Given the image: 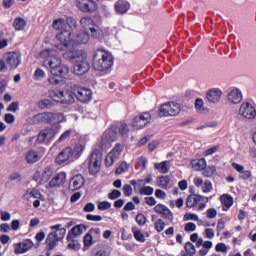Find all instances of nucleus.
Instances as JSON below:
<instances>
[{
	"mask_svg": "<svg viewBox=\"0 0 256 256\" xmlns=\"http://www.w3.org/2000/svg\"><path fill=\"white\" fill-rule=\"evenodd\" d=\"M163 219H166V221H170V223H173V212L167 207L165 211L161 214Z\"/></svg>",
	"mask_w": 256,
	"mask_h": 256,
	"instance_id": "nucleus-50",
	"label": "nucleus"
},
{
	"mask_svg": "<svg viewBox=\"0 0 256 256\" xmlns=\"http://www.w3.org/2000/svg\"><path fill=\"white\" fill-rule=\"evenodd\" d=\"M101 170V154L93 152L89 161V172L91 175H97Z\"/></svg>",
	"mask_w": 256,
	"mask_h": 256,
	"instance_id": "nucleus-14",
	"label": "nucleus"
},
{
	"mask_svg": "<svg viewBox=\"0 0 256 256\" xmlns=\"http://www.w3.org/2000/svg\"><path fill=\"white\" fill-rule=\"evenodd\" d=\"M99 211H107V209H111V203L108 201H102L98 204Z\"/></svg>",
	"mask_w": 256,
	"mask_h": 256,
	"instance_id": "nucleus-58",
	"label": "nucleus"
},
{
	"mask_svg": "<svg viewBox=\"0 0 256 256\" xmlns=\"http://www.w3.org/2000/svg\"><path fill=\"white\" fill-rule=\"evenodd\" d=\"M243 101V92L239 88H233L227 94V102L229 105H239Z\"/></svg>",
	"mask_w": 256,
	"mask_h": 256,
	"instance_id": "nucleus-16",
	"label": "nucleus"
},
{
	"mask_svg": "<svg viewBox=\"0 0 256 256\" xmlns=\"http://www.w3.org/2000/svg\"><path fill=\"white\" fill-rule=\"evenodd\" d=\"M38 107L40 109H49V107H53V101L50 99H43L38 102Z\"/></svg>",
	"mask_w": 256,
	"mask_h": 256,
	"instance_id": "nucleus-43",
	"label": "nucleus"
},
{
	"mask_svg": "<svg viewBox=\"0 0 256 256\" xmlns=\"http://www.w3.org/2000/svg\"><path fill=\"white\" fill-rule=\"evenodd\" d=\"M40 57L44 59L43 67L50 69V73L53 75L48 78V83L50 85H59L61 80L57 77H65L69 73V68L62 63L61 56L57 53V50H43L40 53Z\"/></svg>",
	"mask_w": 256,
	"mask_h": 256,
	"instance_id": "nucleus-1",
	"label": "nucleus"
},
{
	"mask_svg": "<svg viewBox=\"0 0 256 256\" xmlns=\"http://www.w3.org/2000/svg\"><path fill=\"white\" fill-rule=\"evenodd\" d=\"M203 99L198 98L195 101V109L196 111H198V113H203V111H205V106H203Z\"/></svg>",
	"mask_w": 256,
	"mask_h": 256,
	"instance_id": "nucleus-51",
	"label": "nucleus"
},
{
	"mask_svg": "<svg viewBox=\"0 0 256 256\" xmlns=\"http://www.w3.org/2000/svg\"><path fill=\"white\" fill-rule=\"evenodd\" d=\"M203 193H211V191H213V184L211 183V181L206 180L201 187Z\"/></svg>",
	"mask_w": 256,
	"mask_h": 256,
	"instance_id": "nucleus-48",
	"label": "nucleus"
},
{
	"mask_svg": "<svg viewBox=\"0 0 256 256\" xmlns=\"http://www.w3.org/2000/svg\"><path fill=\"white\" fill-rule=\"evenodd\" d=\"M153 187L145 186L140 189V195H153Z\"/></svg>",
	"mask_w": 256,
	"mask_h": 256,
	"instance_id": "nucleus-57",
	"label": "nucleus"
},
{
	"mask_svg": "<svg viewBox=\"0 0 256 256\" xmlns=\"http://www.w3.org/2000/svg\"><path fill=\"white\" fill-rule=\"evenodd\" d=\"M55 139V130L53 128L43 129L37 138L38 143H51Z\"/></svg>",
	"mask_w": 256,
	"mask_h": 256,
	"instance_id": "nucleus-17",
	"label": "nucleus"
},
{
	"mask_svg": "<svg viewBox=\"0 0 256 256\" xmlns=\"http://www.w3.org/2000/svg\"><path fill=\"white\" fill-rule=\"evenodd\" d=\"M65 161H75L73 158V148L66 147L58 154L56 158V163H58V165H61L65 163Z\"/></svg>",
	"mask_w": 256,
	"mask_h": 256,
	"instance_id": "nucleus-19",
	"label": "nucleus"
},
{
	"mask_svg": "<svg viewBox=\"0 0 256 256\" xmlns=\"http://www.w3.org/2000/svg\"><path fill=\"white\" fill-rule=\"evenodd\" d=\"M83 151H85V145L76 144L74 146V149H72V157H73L74 161L79 159V157H81Z\"/></svg>",
	"mask_w": 256,
	"mask_h": 256,
	"instance_id": "nucleus-34",
	"label": "nucleus"
},
{
	"mask_svg": "<svg viewBox=\"0 0 256 256\" xmlns=\"http://www.w3.org/2000/svg\"><path fill=\"white\" fill-rule=\"evenodd\" d=\"M185 251L186 253H188L189 256H193L197 252V250L195 249V245H193V243L191 242H187L185 244Z\"/></svg>",
	"mask_w": 256,
	"mask_h": 256,
	"instance_id": "nucleus-47",
	"label": "nucleus"
},
{
	"mask_svg": "<svg viewBox=\"0 0 256 256\" xmlns=\"http://www.w3.org/2000/svg\"><path fill=\"white\" fill-rule=\"evenodd\" d=\"M51 177H53V169L51 167H46L42 173L36 172L34 175V179L39 181L40 185L47 183Z\"/></svg>",
	"mask_w": 256,
	"mask_h": 256,
	"instance_id": "nucleus-21",
	"label": "nucleus"
},
{
	"mask_svg": "<svg viewBox=\"0 0 256 256\" xmlns=\"http://www.w3.org/2000/svg\"><path fill=\"white\" fill-rule=\"evenodd\" d=\"M45 71L43 69L38 68L34 72V79L35 81H41L42 79H45Z\"/></svg>",
	"mask_w": 256,
	"mask_h": 256,
	"instance_id": "nucleus-49",
	"label": "nucleus"
},
{
	"mask_svg": "<svg viewBox=\"0 0 256 256\" xmlns=\"http://www.w3.org/2000/svg\"><path fill=\"white\" fill-rule=\"evenodd\" d=\"M33 241L30 239H26L22 242L14 244V253L16 255H21L23 253H27L30 249H33Z\"/></svg>",
	"mask_w": 256,
	"mask_h": 256,
	"instance_id": "nucleus-18",
	"label": "nucleus"
},
{
	"mask_svg": "<svg viewBox=\"0 0 256 256\" xmlns=\"http://www.w3.org/2000/svg\"><path fill=\"white\" fill-rule=\"evenodd\" d=\"M154 168L159 171V173H167L169 171V161H163L160 163H155Z\"/></svg>",
	"mask_w": 256,
	"mask_h": 256,
	"instance_id": "nucleus-41",
	"label": "nucleus"
},
{
	"mask_svg": "<svg viewBox=\"0 0 256 256\" xmlns=\"http://www.w3.org/2000/svg\"><path fill=\"white\" fill-rule=\"evenodd\" d=\"M121 197V191L114 189L112 192L108 194V199H111L112 201L115 199H119Z\"/></svg>",
	"mask_w": 256,
	"mask_h": 256,
	"instance_id": "nucleus-59",
	"label": "nucleus"
},
{
	"mask_svg": "<svg viewBox=\"0 0 256 256\" xmlns=\"http://www.w3.org/2000/svg\"><path fill=\"white\" fill-rule=\"evenodd\" d=\"M220 199L223 205L222 210L227 211L230 207L233 206V197H231V195L223 194Z\"/></svg>",
	"mask_w": 256,
	"mask_h": 256,
	"instance_id": "nucleus-31",
	"label": "nucleus"
},
{
	"mask_svg": "<svg viewBox=\"0 0 256 256\" xmlns=\"http://www.w3.org/2000/svg\"><path fill=\"white\" fill-rule=\"evenodd\" d=\"M80 25L84 31H90L91 37L94 39H101L103 32L101 28L90 17H83L80 19Z\"/></svg>",
	"mask_w": 256,
	"mask_h": 256,
	"instance_id": "nucleus-6",
	"label": "nucleus"
},
{
	"mask_svg": "<svg viewBox=\"0 0 256 256\" xmlns=\"http://www.w3.org/2000/svg\"><path fill=\"white\" fill-rule=\"evenodd\" d=\"M84 185L85 178L83 177V175L78 174L71 178L68 189L69 191H79V189H81V187H83Z\"/></svg>",
	"mask_w": 256,
	"mask_h": 256,
	"instance_id": "nucleus-20",
	"label": "nucleus"
},
{
	"mask_svg": "<svg viewBox=\"0 0 256 256\" xmlns=\"http://www.w3.org/2000/svg\"><path fill=\"white\" fill-rule=\"evenodd\" d=\"M132 232L136 241L139 243H145V235L141 233V230H135L134 228L132 229Z\"/></svg>",
	"mask_w": 256,
	"mask_h": 256,
	"instance_id": "nucleus-45",
	"label": "nucleus"
},
{
	"mask_svg": "<svg viewBox=\"0 0 256 256\" xmlns=\"http://www.w3.org/2000/svg\"><path fill=\"white\" fill-rule=\"evenodd\" d=\"M61 103L63 105H71L75 103V94L73 93V90L71 92H62Z\"/></svg>",
	"mask_w": 256,
	"mask_h": 256,
	"instance_id": "nucleus-29",
	"label": "nucleus"
},
{
	"mask_svg": "<svg viewBox=\"0 0 256 256\" xmlns=\"http://www.w3.org/2000/svg\"><path fill=\"white\" fill-rule=\"evenodd\" d=\"M123 145L116 144L114 148L107 154L105 158L106 167H111L115 161H119V157H121V153H123Z\"/></svg>",
	"mask_w": 256,
	"mask_h": 256,
	"instance_id": "nucleus-10",
	"label": "nucleus"
},
{
	"mask_svg": "<svg viewBox=\"0 0 256 256\" xmlns=\"http://www.w3.org/2000/svg\"><path fill=\"white\" fill-rule=\"evenodd\" d=\"M57 41H59L60 44L56 45V49L58 51H73V47H75V41L71 38V30L64 29L60 33L56 35Z\"/></svg>",
	"mask_w": 256,
	"mask_h": 256,
	"instance_id": "nucleus-5",
	"label": "nucleus"
},
{
	"mask_svg": "<svg viewBox=\"0 0 256 256\" xmlns=\"http://www.w3.org/2000/svg\"><path fill=\"white\" fill-rule=\"evenodd\" d=\"M53 29H55L56 31H65V29H67V24L65 23V19H56L53 21L52 24Z\"/></svg>",
	"mask_w": 256,
	"mask_h": 256,
	"instance_id": "nucleus-37",
	"label": "nucleus"
},
{
	"mask_svg": "<svg viewBox=\"0 0 256 256\" xmlns=\"http://www.w3.org/2000/svg\"><path fill=\"white\" fill-rule=\"evenodd\" d=\"M84 246L91 247L93 245V235H91L89 232L84 236L83 239Z\"/></svg>",
	"mask_w": 256,
	"mask_h": 256,
	"instance_id": "nucleus-52",
	"label": "nucleus"
},
{
	"mask_svg": "<svg viewBox=\"0 0 256 256\" xmlns=\"http://www.w3.org/2000/svg\"><path fill=\"white\" fill-rule=\"evenodd\" d=\"M117 137H119V133H117L115 130H106L105 133L101 136L100 141V147L102 151L109 149V147H111V143H113V141H117Z\"/></svg>",
	"mask_w": 256,
	"mask_h": 256,
	"instance_id": "nucleus-9",
	"label": "nucleus"
},
{
	"mask_svg": "<svg viewBox=\"0 0 256 256\" xmlns=\"http://www.w3.org/2000/svg\"><path fill=\"white\" fill-rule=\"evenodd\" d=\"M24 199H26L27 201L31 199H43V194H41L38 189L29 188L24 194Z\"/></svg>",
	"mask_w": 256,
	"mask_h": 256,
	"instance_id": "nucleus-27",
	"label": "nucleus"
},
{
	"mask_svg": "<svg viewBox=\"0 0 256 256\" xmlns=\"http://www.w3.org/2000/svg\"><path fill=\"white\" fill-rule=\"evenodd\" d=\"M115 63V58L113 54L107 50L98 49L93 54L92 67L95 71L99 73H111V69Z\"/></svg>",
	"mask_w": 256,
	"mask_h": 256,
	"instance_id": "nucleus-2",
	"label": "nucleus"
},
{
	"mask_svg": "<svg viewBox=\"0 0 256 256\" xmlns=\"http://www.w3.org/2000/svg\"><path fill=\"white\" fill-rule=\"evenodd\" d=\"M117 15H125L131 9V4L127 0H118L114 4Z\"/></svg>",
	"mask_w": 256,
	"mask_h": 256,
	"instance_id": "nucleus-24",
	"label": "nucleus"
},
{
	"mask_svg": "<svg viewBox=\"0 0 256 256\" xmlns=\"http://www.w3.org/2000/svg\"><path fill=\"white\" fill-rule=\"evenodd\" d=\"M149 123H151V114L149 112H144L134 118L132 126L139 131V129L147 127Z\"/></svg>",
	"mask_w": 256,
	"mask_h": 256,
	"instance_id": "nucleus-11",
	"label": "nucleus"
},
{
	"mask_svg": "<svg viewBox=\"0 0 256 256\" xmlns=\"http://www.w3.org/2000/svg\"><path fill=\"white\" fill-rule=\"evenodd\" d=\"M41 159V155H39V152L35 150H30L26 153V161L27 163L33 164L37 163Z\"/></svg>",
	"mask_w": 256,
	"mask_h": 256,
	"instance_id": "nucleus-30",
	"label": "nucleus"
},
{
	"mask_svg": "<svg viewBox=\"0 0 256 256\" xmlns=\"http://www.w3.org/2000/svg\"><path fill=\"white\" fill-rule=\"evenodd\" d=\"M27 26V21L21 17L15 18L13 27L16 31H23Z\"/></svg>",
	"mask_w": 256,
	"mask_h": 256,
	"instance_id": "nucleus-38",
	"label": "nucleus"
},
{
	"mask_svg": "<svg viewBox=\"0 0 256 256\" xmlns=\"http://www.w3.org/2000/svg\"><path fill=\"white\" fill-rule=\"evenodd\" d=\"M89 33H87V31H79L76 34V38L74 40V46L77 45V43L79 45H86V43H89Z\"/></svg>",
	"mask_w": 256,
	"mask_h": 256,
	"instance_id": "nucleus-25",
	"label": "nucleus"
},
{
	"mask_svg": "<svg viewBox=\"0 0 256 256\" xmlns=\"http://www.w3.org/2000/svg\"><path fill=\"white\" fill-rule=\"evenodd\" d=\"M221 97H223V91L219 88H211L206 94L207 101L213 104L219 103Z\"/></svg>",
	"mask_w": 256,
	"mask_h": 256,
	"instance_id": "nucleus-22",
	"label": "nucleus"
},
{
	"mask_svg": "<svg viewBox=\"0 0 256 256\" xmlns=\"http://www.w3.org/2000/svg\"><path fill=\"white\" fill-rule=\"evenodd\" d=\"M154 227H155L157 233H161L163 231V229H165V223L162 219H158L155 222Z\"/></svg>",
	"mask_w": 256,
	"mask_h": 256,
	"instance_id": "nucleus-54",
	"label": "nucleus"
},
{
	"mask_svg": "<svg viewBox=\"0 0 256 256\" xmlns=\"http://www.w3.org/2000/svg\"><path fill=\"white\" fill-rule=\"evenodd\" d=\"M197 201H199V195L191 194L186 199V206L189 209H193V207H197Z\"/></svg>",
	"mask_w": 256,
	"mask_h": 256,
	"instance_id": "nucleus-39",
	"label": "nucleus"
},
{
	"mask_svg": "<svg viewBox=\"0 0 256 256\" xmlns=\"http://www.w3.org/2000/svg\"><path fill=\"white\" fill-rule=\"evenodd\" d=\"M122 191H123L125 197H131V195H133V187H131V185H129V184H124Z\"/></svg>",
	"mask_w": 256,
	"mask_h": 256,
	"instance_id": "nucleus-53",
	"label": "nucleus"
},
{
	"mask_svg": "<svg viewBox=\"0 0 256 256\" xmlns=\"http://www.w3.org/2000/svg\"><path fill=\"white\" fill-rule=\"evenodd\" d=\"M239 114L245 119H255L256 117L255 106H252L251 103L249 102H244L240 106Z\"/></svg>",
	"mask_w": 256,
	"mask_h": 256,
	"instance_id": "nucleus-15",
	"label": "nucleus"
},
{
	"mask_svg": "<svg viewBox=\"0 0 256 256\" xmlns=\"http://www.w3.org/2000/svg\"><path fill=\"white\" fill-rule=\"evenodd\" d=\"M179 113H181V105L177 102H168L159 108L160 117H177Z\"/></svg>",
	"mask_w": 256,
	"mask_h": 256,
	"instance_id": "nucleus-7",
	"label": "nucleus"
},
{
	"mask_svg": "<svg viewBox=\"0 0 256 256\" xmlns=\"http://www.w3.org/2000/svg\"><path fill=\"white\" fill-rule=\"evenodd\" d=\"M215 171H217V168L211 165L205 168V170L202 172V175L204 177H213V175H215Z\"/></svg>",
	"mask_w": 256,
	"mask_h": 256,
	"instance_id": "nucleus-44",
	"label": "nucleus"
},
{
	"mask_svg": "<svg viewBox=\"0 0 256 256\" xmlns=\"http://www.w3.org/2000/svg\"><path fill=\"white\" fill-rule=\"evenodd\" d=\"M191 166L195 171H203L207 167V161L204 158L198 160H192Z\"/></svg>",
	"mask_w": 256,
	"mask_h": 256,
	"instance_id": "nucleus-32",
	"label": "nucleus"
},
{
	"mask_svg": "<svg viewBox=\"0 0 256 256\" xmlns=\"http://www.w3.org/2000/svg\"><path fill=\"white\" fill-rule=\"evenodd\" d=\"M48 96L50 97V99H52V101H56V103H61V101L63 100V91L50 90L48 92Z\"/></svg>",
	"mask_w": 256,
	"mask_h": 256,
	"instance_id": "nucleus-33",
	"label": "nucleus"
},
{
	"mask_svg": "<svg viewBox=\"0 0 256 256\" xmlns=\"http://www.w3.org/2000/svg\"><path fill=\"white\" fill-rule=\"evenodd\" d=\"M105 35H107L108 37H115L117 35V27L106 28Z\"/></svg>",
	"mask_w": 256,
	"mask_h": 256,
	"instance_id": "nucleus-60",
	"label": "nucleus"
},
{
	"mask_svg": "<svg viewBox=\"0 0 256 256\" xmlns=\"http://www.w3.org/2000/svg\"><path fill=\"white\" fill-rule=\"evenodd\" d=\"M57 243H59V240L55 237L54 234L49 233L46 238V244L48 245V249L53 250L57 247Z\"/></svg>",
	"mask_w": 256,
	"mask_h": 256,
	"instance_id": "nucleus-36",
	"label": "nucleus"
},
{
	"mask_svg": "<svg viewBox=\"0 0 256 256\" xmlns=\"http://www.w3.org/2000/svg\"><path fill=\"white\" fill-rule=\"evenodd\" d=\"M184 221H199V216L195 213H186L184 215Z\"/></svg>",
	"mask_w": 256,
	"mask_h": 256,
	"instance_id": "nucleus-56",
	"label": "nucleus"
},
{
	"mask_svg": "<svg viewBox=\"0 0 256 256\" xmlns=\"http://www.w3.org/2000/svg\"><path fill=\"white\" fill-rule=\"evenodd\" d=\"M136 223L143 226V225H145V223H147V218L145 217L144 214L140 213L136 216Z\"/></svg>",
	"mask_w": 256,
	"mask_h": 256,
	"instance_id": "nucleus-62",
	"label": "nucleus"
},
{
	"mask_svg": "<svg viewBox=\"0 0 256 256\" xmlns=\"http://www.w3.org/2000/svg\"><path fill=\"white\" fill-rule=\"evenodd\" d=\"M206 217L208 219H215V217H217V211L215 210V208H210L206 211Z\"/></svg>",
	"mask_w": 256,
	"mask_h": 256,
	"instance_id": "nucleus-64",
	"label": "nucleus"
},
{
	"mask_svg": "<svg viewBox=\"0 0 256 256\" xmlns=\"http://www.w3.org/2000/svg\"><path fill=\"white\" fill-rule=\"evenodd\" d=\"M218 253H227V245L225 243H218L215 247Z\"/></svg>",
	"mask_w": 256,
	"mask_h": 256,
	"instance_id": "nucleus-63",
	"label": "nucleus"
},
{
	"mask_svg": "<svg viewBox=\"0 0 256 256\" xmlns=\"http://www.w3.org/2000/svg\"><path fill=\"white\" fill-rule=\"evenodd\" d=\"M65 181H67V174L65 172H60L51 179L49 182V187H63V185H65Z\"/></svg>",
	"mask_w": 256,
	"mask_h": 256,
	"instance_id": "nucleus-23",
	"label": "nucleus"
},
{
	"mask_svg": "<svg viewBox=\"0 0 256 256\" xmlns=\"http://www.w3.org/2000/svg\"><path fill=\"white\" fill-rule=\"evenodd\" d=\"M199 200L196 202V211H203L205 207H207V203H209V198L205 196L198 195Z\"/></svg>",
	"mask_w": 256,
	"mask_h": 256,
	"instance_id": "nucleus-35",
	"label": "nucleus"
},
{
	"mask_svg": "<svg viewBox=\"0 0 256 256\" xmlns=\"http://www.w3.org/2000/svg\"><path fill=\"white\" fill-rule=\"evenodd\" d=\"M76 7L82 13H93L97 11V3L93 0H76Z\"/></svg>",
	"mask_w": 256,
	"mask_h": 256,
	"instance_id": "nucleus-12",
	"label": "nucleus"
},
{
	"mask_svg": "<svg viewBox=\"0 0 256 256\" xmlns=\"http://www.w3.org/2000/svg\"><path fill=\"white\" fill-rule=\"evenodd\" d=\"M73 135V129L66 130L58 139V142L67 141Z\"/></svg>",
	"mask_w": 256,
	"mask_h": 256,
	"instance_id": "nucleus-55",
	"label": "nucleus"
},
{
	"mask_svg": "<svg viewBox=\"0 0 256 256\" xmlns=\"http://www.w3.org/2000/svg\"><path fill=\"white\" fill-rule=\"evenodd\" d=\"M72 91L80 103H89L93 99V91L89 88L74 85Z\"/></svg>",
	"mask_w": 256,
	"mask_h": 256,
	"instance_id": "nucleus-8",
	"label": "nucleus"
},
{
	"mask_svg": "<svg viewBox=\"0 0 256 256\" xmlns=\"http://www.w3.org/2000/svg\"><path fill=\"white\" fill-rule=\"evenodd\" d=\"M4 60L10 69H17L21 65V52H9L4 55Z\"/></svg>",
	"mask_w": 256,
	"mask_h": 256,
	"instance_id": "nucleus-13",
	"label": "nucleus"
},
{
	"mask_svg": "<svg viewBox=\"0 0 256 256\" xmlns=\"http://www.w3.org/2000/svg\"><path fill=\"white\" fill-rule=\"evenodd\" d=\"M50 229H52L50 235H54L55 238L58 239V241H61V239H63L65 237V234L67 233V230L65 228H61V225H54V226H50Z\"/></svg>",
	"mask_w": 256,
	"mask_h": 256,
	"instance_id": "nucleus-26",
	"label": "nucleus"
},
{
	"mask_svg": "<svg viewBox=\"0 0 256 256\" xmlns=\"http://www.w3.org/2000/svg\"><path fill=\"white\" fill-rule=\"evenodd\" d=\"M65 57H68L72 63H74V73L75 75H85L89 71L90 66L87 62V53L82 50H73L64 54Z\"/></svg>",
	"mask_w": 256,
	"mask_h": 256,
	"instance_id": "nucleus-3",
	"label": "nucleus"
},
{
	"mask_svg": "<svg viewBox=\"0 0 256 256\" xmlns=\"http://www.w3.org/2000/svg\"><path fill=\"white\" fill-rule=\"evenodd\" d=\"M67 242H68V249H72L73 251H79L81 249V244L77 240H75V237L73 234L68 233L67 237Z\"/></svg>",
	"mask_w": 256,
	"mask_h": 256,
	"instance_id": "nucleus-28",
	"label": "nucleus"
},
{
	"mask_svg": "<svg viewBox=\"0 0 256 256\" xmlns=\"http://www.w3.org/2000/svg\"><path fill=\"white\" fill-rule=\"evenodd\" d=\"M65 121V115L61 112H42L33 116L32 122L34 125H58Z\"/></svg>",
	"mask_w": 256,
	"mask_h": 256,
	"instance_id": "nucleus-4",
	"label": "nucleus"
},
{
	"mask_svg": "<svg viewBox=\"0 0 256 256\" xmlns=\"http://www.w3.org/2000/svg\"><path fill=\"white\" fill-rule=\"evenodd\" d=\"M129 171V164L127 162H122L116 169V175H123Z\"/></svg>",
	"mask_w": 256,
	"mask_h": 256,
	"instance_id": "nucleus-42",
	"label": "nucleus"
},
{
	"mask_svg": "<svg viewBox=\"0 0 256 256\" xmlns=\"http://www.w3.org/2000/svg\"><path fill=\"white\" fill-rule=\"evenodd\" d=\"M84 231H87V227L83 224H79L74 226L68 233H71L74 237H79V235H83Z\"/></svg>",
	"mask_w": 256,
	"mask_h": 256,
	"instance_id": "nucleus-40",
	"label": "nucleus"
},
{
	"mask_svg": "<svg viewBox=\"0 0 256 256\" xmlns=\"http://www.w3.org/2000/svg\"><path fill=\"white\" fill-rule=\"evenodd\" d=\"M169 176H161L158 180V187L162 189H167V185H169Z\"/></svg>",
	"mask_w": 256,
	"mask_h": 256,
	"instance_id": "nucleus-46",
	"label": "nucleus"
},
{
	"mask_svg": "<svg viewBox=\"0 0 256 256\" xmlns=\"http://www.w3.org/2000/svg\"><path fill=\"white\" fill-rule=\"evenodd\" d=\"M89 233L92 235V237H95V239H101V229L100 228H91L89 230Z\"/></svg>",
	"mask_w": 256,
	"mask_h": 256,
	"instance_id": "nucleus-61",
	"label": "nucleus"
}]
</instances>
